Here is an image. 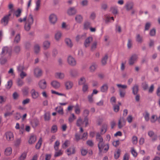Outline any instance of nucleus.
Masks as SVG:
<instances>
[{"instance_id": "obj_40", "label": "nucleus", "mask_w": 160, "mask_h": 160, "mask_svg": "<svg viewBox=\"0 0 160 160\" xmlns=\"http://www.w3.org/2000/svg\"><path fill=\"white\" fill-rule=\"evenodd\" d=\"M86 79L84 77L81 78L78 81V84L79 85H82L85 84Z\"/></svg>"}, {"instance_id": "obj_39", "label": "nucleus", "mask_w": 160, "mask_h": 160, "mask_svg": "<svg viewBox=\"0 0 160 160\" xmlns=\"http://www.w3.org/2000/svg\"><path fill=\"white\" fill-rule=\"evenodd\" d=\"M69 73L70 75L72 77L76 76L78 74L77 70L75 69H71L69 71Z\"/></svg>"}, {"instance_id": "obj_11", "label": "nucleus", "mask_w": 160, "mask_h": 160, "mask_svg": "<svg viewBox=\"0 0 160 160\" xmlns=\"http://www.w3.org/2000/svg\"><path fill=\"white\" fill-rule=\"evenodd\" d=\"M126 120L123 117H121L118 120V128H122L126 124Z\"/></svg>"}, {"instance_id": "obj_44", "label": "nucleus", "mask_w": 160, "mask_h": 160, "mask_svg": "<svg viewBox=\"0 0 160 160\" xmlns=\"http://www.w3.org/2000/svg\"><path fill=\"white\" fill-rule=\"evenodd\" d=\"M24 69V66L22 64H19L17 67V69L19 72H23Z\"/></svg>"}, {"instance_id": "obj_1", "label": "nucleus", "mask_w": 160, "mask_h": 160, "mask_svg": "<svg viewBox=\"0 0 160 160\" xmlns=\"http://www.w3.org/2000/svg\"><path fill=\"white\" fill-rule=\"evenodd\" d=\"M12 54L11 49L8 47H3L0 54V62L1 64H4L10 58Z\"/></svg>"}, {"instance_id": "obj_55", "label": "nucleus", "mask_w": 160, "mask_h": 160, "mask_svg": "<svg viewBox=\"0 0 160 160\" xmlns=\"http://www.w3.org/2000/svg\"><path fill=\"white\" fill-rule=\"evenodd\" d=\"M142 87L144 90H146L148 88V85L147 82H144L142 84Z\"/></svg>"}, {"instance_id": "obj_41", "label": "nucleus", "mask_w": 160, "mask_h": 160, "mask_svg": "<svg viewBox=\"0 0 160 160\" xmlns=\"http://www.w3.org/2000/svg\"><path fill=\"white\" fill-rule=\"evenodd\" d=\"M44 118L45 121H48L50 120V113L49 112L45 113L44 114Z\"/></svg>"}, {"instance_id": "obj_4", "label": "nucleus", "mask_w": 160, "mask_h": 160, "mask_svg": "<svg viewBox=\"0 0 160 160\" xmlns=\"http://www.w3.org/2000/svg\"><path fill=\"white\" fill-rule=\"evenodd\" d=\"M77 13V10L74 7H70L67 11V13L69 16H73Z\"/></svg>"}, {"instance_id": "obj_54", "label": "nucleus", "mask_w": 160, "mask_h": 160, "mask_svg": "<svg viewBox=\"0 0 160 160\" xmlns=\"http://www.w3.org/2000/svg\"><path fill=\"white\" fill-rule=\"evenodd\" d=\"M12 81L11 80L8 81L7 84L6 85V88L8 89H9L12 86Z\"/></svg>"}, {"instance_id": "obj_56", "label": "nucleus", "mask_w": 160, "mask_h": 160, "mask_svg": "<svg viewBox=\"0 0 160 160\" xmlns=\"http://www.w3.org/2000/svg\"><path fill=\"white\" fill-rule=\"evenodd\" d=\"M69 142L68 140L65 141V142L62 144V148H65L67 147L69 145Z\"/></svg>"}, {"instance_id": "obj_57", "label": "nucleus", "mask_w": 160, "mask_h": 160, "mask_svg": "<svg viewBox=\"0 0 160 160\" xmlns=\"http://www.w3.org/2000/svg\"><path fill=\"white\" fill-rule=\"evenodd\" d=\"M113 109L115 112H118L119 110V106L117 105H113Z\"/></svg>"}, {"instance_id": "obj_10", "label": "nucleus", "mask_w": 160, "mask_h": 160, "mask_svg": "<svg viewBox=\"0 0 160 160\" xmlns=\"http://www.w3.org/2000/svg\"><path fill=\"white\" fill-rule=\"evenodd\" d=\"M5 136L6 140L8 141H11L14 139V135L11 132H8L5 133Z\"/></svg>"}, {"instance_id": "obj_61", "label": "nucleus", "mask_w": 160, "mask_h": 160, "mask_svg": "<svg viewBox=\"0 0 160 160\" xmlns=\"http://www.w3.org/2000/svg\"><path fill=\"white\" fill-rule=\"evenodd\" d=\"M92 95H90L88 96V98L89 102L90 103H92L93 102Z\"/></svg>"}, {"instance_id": "obj_14", "label": "nucleus", "mask_w": 160, "mask_h": 160, "mask_svg": "<svg viewBox=\"0 0 160 160\" xmlns=\"http://www.w3.org/2000/svg\"><path fill=\"white\" fill-rule=\"evenodd\" d=\"M34 74L35 76L37 78L41 76L42 75L41 70L38 68H36L34 70Z\"/></svg>"}, {"instance_id": "obj_46", "label": "nucleus", "mask_w": 160, "mask_h": 160, "mask_svg": "<svg viewBox=\"0 0 160 160\" xmlns=\"http://www.w3.org/2000/svg\"><path fill=\"white\" fill-rule=\"evenodd\" d=\"M83 122L81 118H79L77 120L76 125L78 127H80L83 124Z\"/></svg>"}, {"instance_id": "obj_43", "label": "nucleus", "mask_w": 160, "mask_h": 160, "mask_svg": "<svg viewBox=\"0 0 160 160\" xmlns=\"http://www.w3.org/2000/svg\"><path fill=\"white\" fill-rule=\"evenodd\" d=\"M55 109L60 114L62 115L63 113V109L61 106L57 107Z\"/></svg>"}, {"instance_id": "obj_30", "label": "nucleus", "mask_w": 160, "mask_h": 160, "mask_svg": "<svg viewBox=\"0 0 160 160\" xmlns=\"http://www.w3.org/2000/svg\"><path fill=\"white\" fill-rule=\"evenodd\" d=\"M75 19L77 22L80 23L82 21L83 18L81 15L78 14L76 16Z\"/></svg>"}, {"instance_id": "obj_6", "label": "nucleus", "mask_w": 160, "mask_h": 160, "mask_svg": "<svg viewBox=\"0 0 160 160\" xmlns=\"http://www.w3.org/2000/svg\"><path fill=\"white\" fill-rule=\"evenodd\" d=\"M67 62L68 64L72 66H76L77 64L76 61L73 57L69 56L67 59Z\"/></svg>"}, {"instance_id": "obj_59", "label": "nucleus", "mask_w": 160, "mask_h": 160, "mask_svg": "<svg viewBox=\"0 0 160 160\" xmlns=\"http://www.w3.org/2000/svg\"><path fill=\"white\" fill-rule=\"evenodd\" d=\"M84 37L83 35H78L76 38V40L77 42H78L80 40L82 39Z\"/></svg>"}, {"instance_id": "obj_16", "label": "nucleus", "mask_w": 160, "mask_h": 160, "mask_svg": "<svg viewBox=\"0 0 160 160\" xmlns=\"http://www.w3.org/2000/svg\"><path fill=\"white\" fill-rule=\"evenodd\" d=\"M51 85L55 89L59 88L61 85L59 82L56 80L52 81L51 82Z\"/></svg>"}, {"instance_id": "obj_15", "label": "nucleus", "mask_w": 160, "mask_h": 160, "mask_svg": "<svg viewBox=\"0 0 160 160\" xmlns=\"http://www.w3.org/2000/svg\"><path fill=\"white\" fill-rule=\"evenodd\" d=\"M65 85L66 89L67 90H69L73 87V83L72 82L68 81L65 82Z\"/></svg>"}, {"instance_id": "obj_60", "label": "nucleus", "mask_w": 160, "mask_h": 160, "mask_svg": "<svg viewBox=\"0 0 160 160\" xmlns=\"http://www.w3.org/2000/svg\"><path fill=\"white\" fill-rule=\"evenodd\" d=\"M144 117L145 120L146 121H148L149 120V114L147 112H145V114L144 115Z\"/></svg>"}, {"instance_id": "obj_31", "label": "nucleus", "mask_w": 160, "mask_h": 160, "mask_svg": "<svg viewBox=\"0 0 160 160\" xmlns=\"http://www.w3.org/2000/svg\"><path fill=\"white\" fill-rule=\"evenodd\" d=\"M75 109V112L77 114H79L80 112V108L78 104H77L74 107Z\"/></svg>"}, {"instance_id": "obj_47", "label": "nucleus", "mask_w": 160, "mask_h": 160, "mask_svg": "<svg viewBox=\"0 0 160 160\" xmlns=\"http://www.w3.org/2000/svg\"><path fill=\"white\" fill-rule=\"evenodd\" d=\"M117 87L119 88V89L125 90L127 88V86L126 85H122L121 84H117L116 85Z\"/></svg>"}, {"instance_id": "obj_17", "label": "nucleus", "mask_w": 160, "mask_h": 160, "mask_svg": "<svg viewBox=\"0 0 160 160\" xmlns=\"http://www.w3.org/2000/svg\"><path fill=\"white\" fill-rule=\"evenodd\" d=\"M134 6L133 3L132 2H127L125 7L126 10L128 11L132 10Z\"/></svg>"}, {"instance_id": "obj_7", "label": "nucleus", "mask_w": 160, "mask_h": 160, "mask_svg": "<svg viewBox=\"0 0 160 160\" xmlns=\"http://www.w3.org/2000/svg\"><path fill=\"white\" fill-rule=\"evenodd\" d=\"M38 85L40 89L44 90L47 88V82L44 79L40 80L38 83Z\"/></svg>"}, {"instance_id": "obj_3", "label": "nucleus", "mask_w": 160, "mask_h": 160, "mask_svg": "<svg viewBox=\"0 0 160 160\" xmlns=\"http://www.w3.org/2000/svg\"><path fill=\"white\" fill-rule=\"evenodd\" d=\"M33 16L30 14L26 19V22L24 25V29L27 31H28L30 29L31 25L33 23Z\"/></svg>"}, {"instance_id": "obj_45", "label": "nucleus", "mask_w": 160, "mask_h": 160, "mask_svg": "<svg viewBox=\"0 0 160 160\" xmlns=\"http://www.w3.org/2000/svg\"><path fill=\"white\" fill-rule=\"evenodd\" d=\"M60 144V143L57 140L55 142L54 146V149L55 151L58 150Z\"/></svg>"}, {"instance_id": "obj_63", "label": "nucleus", "mask_w": 160, "mask_h": 160, "mask_svg": "<svg viewBox=\"0 0 160 160\" xmlns=\"http://www.w3.org/2000/svg\"><path fill=\"white\" fill-rule=\"evenodd\" d=\"M27 75V74L23 71L20 72L19 76L21 79H23Z\"/></svg>"}, {"instance_id": "obj_27", "label": "nucleus", "mask_w": 160, "mask_h": 160, "mask_svg": "<svg viewBox=\"0 0 160 160\" xmlns=\"http://www.w3.org/2000/svg\"><path fill=\"white\" fill-rule=\"evenodd\" d=\"M12 148L10 147H8L6 148L5 150L4 154L6 156H9L12 153Z\"/></svg>"}, {"instance_id": "obj_49", "label": "nucleus", "mask_w": 160, "mask_h": 160, "mask_svg": "<svg viewBox=\"0 0 160 160\" xmlns=\"http://www.w3.org/2000/svg\"><path fill=\"white\" fill-rule=\"evenodd\" d=\"M27 155V153L24 152L22 154L19 158V160H25Z\"/></svg>"}, {"instance_id": "obj_33", "label": "nucleus", "mask_w": 160, "mask_h": 160, "mask_svg": "<svg viewBox=\"0 0 160 160\" xmlns=\"http://www.w3.org/2000/svg\"><path fill=\"white\" fill-rule=\"evenodd\" d=\"M34 51L36 53H38L40 50V46L38 44H36L34 46Z\"/></svg>"}, {"instance_id": "obj_22", "label": "nucleus", "mask_w": 160, "mask_h": 160, "mask_svg": "<svg viewBox=\"0 0 160 160\" xmlns=\"http://www.w3.org/2000/svg\"><path fill=\"white\" fill-rule=\"evenodd\" d=\"M50 42L48 41H45L43 43V47L44 49L47 50L49 48Z\"/></svg>"}, {"instance_id": "obj_19", "label": "nucleus", "mask_w": 160, "mask_h": 160, "mask_svg": "<svg viewBox=\"0 0 160 160\" xmlns=\"http://www.w3.org/2000/svg\"><path fill=\"white\" fill-rule=\"evenodd\" d=\"M55 78L58 79H63L65 77L64 73L61 72H57L55 75Z\"/></svg>"}, {"instance_id": "obj_28", "label": "nucleus", "mask_w": 160, "mask_h": 160, "mask_svg": "<svg viewBox=\"0 0 160 160\" xmlns=\"http://www.w3.org/2000/svg\"><path fill=\"white\" fill-rule=\"evenodd\" d=\"M65 42L67 46L69 48H71L73 46V44L71 40L69 38H66L65 39Z\"/></svg>"}, {"instance_id": "obj_18", "label": "nucleus", "mask_w": 160, "mask_h": 160, "mask_svg": "<svg viewBox=\"0 0 160 160\" xmlns=\"http://www.w3.org/2000/svg\"><path fill=\"white\" fill-rule=\"evenodd\" d=\"M31 124L33 128H36L39 124V120L37 118H34L31 122Z\"/></svg>"}, {"instance_id": "obj_26", "label": "nucleus", "mask_w": 160, "mask_h": 160, "mask_svg": "<svg viewBox=\"0 0 160 160\" xmlns=\"http://www.w3.org/2000/svg\"><path fill=\"white\" fill-rule=\"evenodd\" d=\"M62 36V32L60 31H58L55 34V39L56 41H58L61 39Z\"/></svg>"}, {"instance_id": "obj_34", "label": "nucleus", "mask_w": 160, "mask_h": 160, "mask_svg": "<svg viewBox=\"0 0 160 160\" xmlns=\"http://www.w3.org/2000/svg\"><path fill=\"white\" fill-rule=\"evenodd\" d=\"M22 91L23 95H27L29 93V88L27 87H25L22 89Z\"/></svg>"}, {"instance_id": "obj_53", "label": "nucleus", "mask_w": 160, "mask_h": 160, "mask_svg": "<svg viewBox=\"0 0 160 160\" xmlns=\"http://www.w3.org/2000/svg\"><path fill=\"white\" fill-rule=\"evenodd\" d=\"M82 91L84 92H88V85L87 84H84L82 87Z\"/></svg>"}, {"instance_id": "obj_37", "label": "nucleus", "mask_w": 160, "mask_h": 160, "mask_svg": "<svg viewBox=\"0 0 160 160\" xmlns=\"http://www.w3.org/2000/svg\"><path fill=\"white\" fill-rule=\"evenodd\" d=\"M20 40V35L19 34H18L15 36L14 40V42L15 43L17 44L18 43Z\"/></svg>"}, {"instance_id": "obj_24", "label": "nucleus", "mask_w": 160, "mask_h": 160, "mask_svg": "<svg viewBox=\"0 0 160 160\" xmlns=\"http://www.w3.org/2000/svg\"><path fill=\"white\" fill-rule=\"evenodd\" d=\"M108 89V85L107 83L103 84L100 88L101 91L102 92H107Z\"/></svg>"}, {"instance_id": "obj_2", "label": "nucleus", "mask_w": 160, "mask_h": 160, "mask_svg": "<svg viewBox=\"0 0 160 160\" xmlns=\"http://www.w3.org/2000/svg\"><path fill=\"white\" fill-rule=\"evenodd\" d=\"M96 141L98 142V147L100 153L102 152L103 149L105 152L108 151L109 145L108 144H105L103 138L99 133H97L96 134Z\"/></svg>"}, {"instance_id": "obj_64", "label": "nucleus", "mask_w": 160, "mask_h": 160, "mask_svg": "<svg viewBox=\"0 0 160 160\" xmlns=\"http://www.w3.org/2000/svg\"><path fill=\"white\" fill-rule=\"evenodd\" d=\"M57 126L55 125H53L52 127L51 132H52L54 133V132H57Z\"/></svg>"}, {"instance_id": "obj_29", "label": "nucleus", "mask_w": 160, "mask_h": 160, "mask_svg": "<svg viewBox=\"0 0 160 160\" xmlns=\"http://www.w3.org/2000/svg\"><path fill=\"white\" fill-rule=\"evenodd\" d=\"M138 91V86L137 85H135L132 88V93L134 95H137Z\"/></svg>"}, {"instance_id": "obj_12", "label": "nucleus", "mask_w": 160, "mask_h": 160, "mask_svg": "<svg viewBox=\"0 0 160 160\" xmlns=\"http://www.w3.org/2000/svg\"><path fill=\"white\" fill-rule=\"evenodd\" d=\"M31 93L32 97L33 99H37L39 96V92L34 89H32L31 90Z\"/></svg>"}, {"instance_id": "obj_38", "label": "nucleus", "mask_w": 160, "mask_h": 160, "mask_svg": "<svg viewBox=\"0 0 160 160\" xmlns=\"http://www.w3.org/2000/svg\"><path fill=\"white\" fill-rule=\"evenodd\" d=\"M108 59V55L107 54H106L102 60V63L103 65H104L106 64Z\"/></svg>"}, {"instance_id": "obj_8", "label": "nucleus", "mask_w": 160, "mask_h": 160, "mask_svg": "<svg viewBox=\"0 0 160 160\" xmlns=\"http://www.w3.org/2000/svg\"><path fill=\"white\" fill-rule=\"evenodd\" d=\"M11 12H9V13L5 16L1 20V23L4 26L6 25L8 23L9 18L11 15Z\"/></svg>"}, {"instance_id": "obj_21", "label": "nucleus", "mask_w": 160, "mask_h": 160, "mask_svg": "<svg viewBox=\"0 0 160 160\" xmlns=\"http://www.w3.org/2000/svg\"><path fill=\"white\" fill-rule=\"evenodd\" d=\"M75 149L73 147H71L68 148L67 150V152L68 155L69 156L75 153Z\"/></svg>"}, {"instance_id": "obj_5", "label": "nucleus", "mask_w": 160, "mask_h": 160, "mask_svg": "<svg viewBox=\"0 0 160 160\" xmlns=\"http://www.w3.org/2000/svg\"><path fill=\"white\" fill-rule=\"evenodd\" d=\"M138 58V56L136 54L132 55L130 58L128 60V63L130 65H133L137 62Z\"/></svg>"}, {"instance_id": "obj_20", "label": "nucleus", "mask_w": 160, "mask_h": 160, "mask_svg": "<svg viewBox=\"0 0 160 160\" xmlns=\"http://www.w3.org/2000/svg\"><path fill=\"white\" fill-rule=\"evenodd\" d=\"M97 66L95 63H92L89 67V71L92 73L94 72L97 69Z\"/></svg>"}, {"instance_id": "obj_25", "label": "nucleus", "mask_w": 160, "mask_h": 160, "mask_svg": "<svg viewBox=\"0 0 160 160\" xmlns=\"http://www.w3.org/2000/svg\"><path fill=\"white\" fill-rule=\"evenodd\" d=\"M36 137L35 136L31 135L29 138L28 143L31 144H33L36 142Z\"/></svg>"}, {"instance_id": "obj_13", "label": "nucleus", "mask_w": 160, "mask_h": 160, "mask_svg": "<svg viewBox=\"0 0 160 160\" xmlns=\"http://www.w3.org/2000/svg\"><path fill=\"white\" fill-rule=\"evenodd\" d=\"M92 41V37H90L86 38L85 39L84 43L85 47L87 48L89 47Z\"/></svg>"}, {"instance_id": "obj_32", "label": "nucleus", "mask_w": 160, "mask_h": 160, "mask_svg": "<svg viewBox=\"0 0 160 160\" xmlns=\"http://www.w3.org/2000/svg\"><path fill=\"white\" fill-rule=\"evenodd\" d=\"M63 151L61 150H59L57 151H56L54 154V157L55 158L60 156L63 154Z\"/></svg>"}, {"instance_id": "obj_42", "label": "nucleus", "mask_w": 160, "mask_h": 160, "mask_svg": "<svg viewBox=\"0 0 160 160\" xmlns=\"http://www.w3.org/2000/svg\"><path fill=\"white\" fill-rule=\"evenodd\" d=\"M42 139L41 138H40L36 145L35 148L37 149H38L40 148L42 145Z\"/></svg>"}, {"instance_id": "obj_23", "label": "nucleus", "mask_w": 160, "mask_h": 160, "mask_svg": "<svg viewBox=\"0 0 160 160\" xmlns=\"http://www.w3.org/2000/svg\"><path fill=\"white\" fill-rule=\"evenodd\" d=\"M21 50V47L19 45H16L14 47L13 51L14 53L18 54L20 52Z\"/></svg>"}, {"instance_id": "obj_58", "label": "nucleus", "mask_w": 160, "mask_h": 160, "mask_svg": "<svg viewBox=\"0 0 160 160\" xmlns=\"http://www.w3.org/2000/svg\"><path fill=\"white\" fill-rule=\"evenodd\" d=\"M88 0H83L81 2V4L82 6H85L88 5Z\"/></svg>"}, {"instance_id": "obj_48", "label": "nucleus", "mask_w": 160, "mask_h": 160, "mask_svg": "<svg viewBox=\"0 0 160 160\" xmlns=\"http://www.w3.org/2000/svg\"><path fill=\"white\" fill-rule=\"evenodd\" d=\"M107 129V125H103L101 130V133L102 134H104L106 132Z\"/></svg>"}, {"instance_id": "obj_51", "label": "nucleus", "mask_w": 160, "mask_h": 160, "mask_svg": "<svg viewBox=\"0 0 160 160\" xmlns=\"http://www.w3.org/2000/svg\"><path fill=\"white\" fill-rule=\"evenodd\" d=\"M17 83L18 86L21 87L23 85L24 82L20 78H18L17 80Z\"/></svg>"}, {"instance_id": "obj_50", "label": "nucleus", "mask_w": 160, "mask_h": 160, "mask_svg": "<svg viewBox=\"0 0 160 160\" xmlns=\"http://www.w3.org/2000/svg\"><path fill=\"white\" fill-rule=\"evenodd\" d=\"M119 95L121 98H124L126 92L125 90L119 89Z\"/></svg>"}, {"instance_id": "obj_62", "label": "nucleus", "mask_w": 160, "mask_h": 160, "mask_svg": "<svg viewBox=\"0 0 160 160\" xmlns=\"http://www.w3.org/2000/svg\"><path fill=\"white\" fill-rule=\"evenodd\" d=\"M21 12V10L19 9L14 12V14L17 17H18L20 16Z\"/></svg>"}, {"instance_id": "obj_52", "label": "nucleus", "mask_w": 160, "mask_h": 160, "mask_svg": "<svg viewBox=\"0 0 160 160\" xmlns=\"http://www.w3.org/2000/svg\"><path fill=\"white\" fill-rule=\"evenodd\" d=\"M41 1L40 0H38L36 2V7L35 9V10L36 11H38V10L39 7H40Z\"/></svg>"}, {"instance_id": "obj_36", "label": "nucleus", "mask_w": 160, "mask_h": 160, "mask_svg": "<svg viewBox=\"0 0 160 160\" xmlns=\"http://www.w3.org/2000/svg\"><path fill=\"white\" fill-rule=\"evenodd\" d=\"M110 10L113 14L116 15L118 13L117 7L115 6L111 7Z\"/></svg>"}, {"instance_id": "obj_9", "label": "nucleus", "mask_w": 160, "mask_h": 160, "mask_svg": "<svg viewBox=\"0 0 160 160\" xmlns=\"http://www.w3.org/2000/svg\"><path fill=\"white\" fill-rule=\"evenodd\" d=\"M49 21L52 24H54L57 21V18L56 15L54 14H51L49 16Z\"/></svg>"}, {"instance_id": "obj_35", "label": "nucleus", "mask_w": 160, "mask_h": 160, "mask_svg": "<svg viewBox=\"0 0 160 160\" xmlns=\"http://www.w3.org/2000/svg\"><path fill=\"white\" fill-rule=\"evenodd\" d=\"M136 41L139 43H141L143 42L142 37L139 34H137L136 37Z\"/></svg>"}]
</instances>
